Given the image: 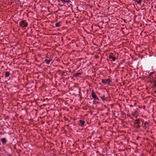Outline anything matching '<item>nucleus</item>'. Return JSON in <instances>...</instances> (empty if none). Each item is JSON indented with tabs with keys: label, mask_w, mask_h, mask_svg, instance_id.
Wrapping results in <instances>:
<instances>
[{
	"label": "nucleus",
	"mask_w": 156,
	"mask_h": 156,
	"mask_svg": "<svg viewBox=\"0 0 156 156\" xmlns=\"http://www.w3.org/2000/svg\"><path fill=\"white\" fill-rule=\"evenodd\" d=\"M156 72L154 71L153 72H151L148 76V78L151 80H153L155 78L156 76Z\"/></svg>",
	"instance_id": "1"
},
{
	"label": "nucleus",
	"mask_w": 156,
	"mask_h": 156,
	"mask_svg": "<svg viewBox=\"0 0 156 156\" xmlns=\"http://www.w3.org/2000/svg\"><path fill=\"white\" fill-rule=\"evenodd\" d=\"M20 25L22 27H26L28 26V23L25 20H22L20 23Z\"/></svg>",
	"instance_id": "2"
},
{
	"label": "nucleus",
	"mask_w": 156,
	"mask_h": 156,
	"mask_svg": "<svg viewBox=\"0 0 156 156\" xmlns=\"http://www.w3.org/2000/svg\"><path fill=\"white\" fill-rule=\"evenodd\" d=\"M112 82V81L109 79H102L101 82L102 83L106 84L107 83H109Z\"/></svg>",
	"instance_id": "3"
},
{
	"label": "nucleus",
	"mask_w": 156,
	"mask_h": 156,
	"mask_svg": "<svg viewBox=\"0 0 156 156\" xmlns=\"http://www.w3.org/2000/svg\"><path fill=\"white\" fill-rule=\"evenodd\" d=\"M91 95L92 97L94 99L97 100H99L98 98L97 97V95L95 94L94 92L92 91L91 93Z\"/></svg>",
	"instance_id": "4"
},
{
	"label": "nucleus",
	"mask_w": 156,
	"mask_h": 156,
	"mask_svg": "<svg viewBox=\"0 0 156 156\" xmlns=\"http://www.w3.org/2000/svg\"><path fill=\"white\" fill-rule=\"evenodd\" d=\"M138 112L137 110L132 112V115L136 118H137L138 117Z\"/></svg>",
	"instance_id": "5"
},
{
	"label": "nucleus",
	"mask_w": 156,
	"mask_h": 156,
	"mask_svg": "<svg viewBox=\"0 0 156 156\" xmlns=\"http://www.w3.org/2000/svg\"><path fill=\"white\" fill-rule=\"evenodd\" d=\"M52 60V59H46L44 60V61L45 63L47 64H50V62Z\"/></svg>",
	"instance_id": "6"
},
{
	"label": "nucleus",
	"mask_w": 156,
	"mask_h": 156,
	"mask_svg": "<svg viewBox=\"0 0 156 156\" xmlns=\"http://www.w3.org/2000/svg\"><path fill=\"white\" fill-rule=\"evenodd\" d=\"M109 58L110 59H112V61H115L116 59V58L115 56H113L112 55H110L109 56Z\"/></svg>",
	"instance_id": "7"
},
{
	"label": "nucleus",
	"mask_w": 156,
	"mask_h": 156,
	"mask_svg": "<svg viewBox=\"0 0 156 156\" xmlns=\"http://www.w3.org/2000/svg\"><path fill=\"white\" fill-rule=\"evenodd\" d=\"M80 122L81 124L80 125L81 126H83L85 123L84 121L81 120H80Z\"/></svg>",
	"instance_id": "8"
},
{
	"label": "nucleus",
	"mask_w": 156,
	"mask_h": 156,
	"mask_svg": "<svg viewBox=\"0 0 156 156\" xmlns=\"http://www.w3.org/2000/svg\"><path fill=\"white\" fill-rule=\"evenodd\" d=\"M1 141L3 144H5L6 142V139L5 138H2Z\"/></svg>",
	"instance_id": "9"
},
{
	"label": "nucleus",
	"mask_w": 156,
	"mask_h": 156,
	"mask_svg": "<svg viewBox=\"0 0 156 156\" xmlns=\"http://www.w3.org/2000/svg\"><path fill=\"white\" fill-rule=\"evenodd\" d=\"M61 0L62 3L65 2V3H69L70 2V0Z\"/></svg>",
	"instance_id": "10"
},
{
	"label": "nucleus",
	"mask_w": 156,
	"mask_h": 156,
	"mask_svg": "<svg viewBox=\"0 0 156 156\" xmlns=\"http://www.w3.org/2000/svg\"><path fill=\"white\" fill-rule=\"evenodd\" d=\"M101 100L103 101L105 100L106 98H105V96L104 94L102 95L101 97Z\"/></svg>",
	"instance_id": "11"
},
{
	"label": "nucleus",
	"mask_w": 156,
	"mask_h": 156,
	"mask_svg": "<svg viewBox=\"0 0 156 156\" xmlns=\"http://www.w3.org/2000/svg\"><path fill=\"white\" fill-rule=\"evenodd\" d=\"M10 75L9 72H6L5 73V77H8Z\"/></svg>",
	"instance_id": "12"
},
{
	"label": "nucleus",
	"mask_w": 156,
	"mask_h": 156,
	"mask_svg": "<svg viewBox=\"0 0 156 156\" xmlns=\"http://www.w3.org/2000/svg\"><path fill=\"white\" fill-rule=\"evenodd\" d=\"M135 123L139 124L140 123V121L139 119H137L135 120V122H134Z\"/></svg>",
	"instance_id": "13"
},
{
	"label": "nucleus",
	"mask_w": 156,
	"mask_h": 156,
	"mask_svg": "<svg viewBox=\"0 0 156 156\" xmlns=\"http://www.w3.org/2000/svg\"><path fill=\"white\" fill-rule=\"evenodd\" d=\"M81 74V73H76L75 74L74 76H75L78 77V76H79V75H80Z\"/></svg>",
	"instance_id": "14"
},
{
	"label": "nucleus",
	"mask_w": 156,
	"mask_h": 156,
	"mask_svg": "<svg viewBox=\"0 0 156 156\" xmlns=\"http://www.w3.org/2000/svg\"><path fill=\"white\" fill-rule=\"evenodd\" d=\"M148 124L147 122H145L144 123V126L145 127H148Z\"/></svg>",
	"instance_id": "15"
},
{
	"label": "nucleus",
	"mask_w": 156,
	"mask_h": 156,
	"mask_svg": "<svg viewBox=\"0 0 156 156\" xmlns=\"http://www.w3.org/2000/svg\"><path fill=\"white\" fill-rule=\"evenodd\" d=\"M55 26L57 27H59L60 26V23H55Z\"/></svg>",
	"instance_id": "16"
},
{
	"label": "nucleus",
	"mask_w": 156,
	"mask_h": 156,
	"mask_svg": "<svg viewBox=\"0 0 156 156\" xmlns=\"http://www.w3.org/2000/svg\"><path fill=\"white\" fill-rule=\"evenodd\" d=\"M141 1L142 0H137L136 2L138 4H140Z\"/></svg>",
	"instance_id": "17"
},
{
	"label": "nucleus",
	"mask_w": 156,
	"mask_h": 156,
	"mask_svg": "<svg viewBox=\"0 0 156 156\" xmlns=\"http://www.w3.org/2000/svg\"><path fill=\"white\" fill-rule=\"evenodd\" d=\"M153 81V82L154 83V86L156 87V82L155 81V79H154V80H152Z\"/></svg>",
	"instance_id": "18"
},
{
	"label": "nucleus",
	"mask_w": 156,
	"mask_h": 156,
	"mask_svg": "<svg viewBox=\"0 0 156 156\" xmlns=\"http://www.w3.org/2000/svg\"><path fill=\"white\" fill-rule=\"evenodd\" d=\"M136 127L138 129H139L140 127V126L139 125H138L136 126Z\"/></svg>",
	"instance_id": "19"
}]
</instances>
